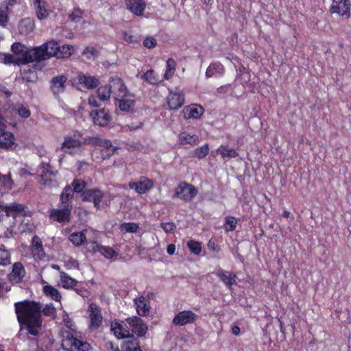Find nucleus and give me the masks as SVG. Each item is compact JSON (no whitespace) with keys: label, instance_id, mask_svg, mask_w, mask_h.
Masks as SVG:
<instances>
[{"label":"nucleus","instance_id":"nucleus-1","mask_svg":"<svg viewBox=\"0 0 351 351\" xmlns=\"http://www.w3.org/2000/svg\"><path fill=\"white\" fill-rule=\"evenodd\" d=\"M16 319L23 333L36 337L43 324L41 305L39 302L25 300L14 304Z\"/></svg>","mask_w":351,"mask_h":351},{"label":"nucleus","instance_id":"nucleus-2","mask_svg":"<svg viewBox=\"0 0 351 351\" xmlns=\"http://www.w3.org/2000/svg\"><path fill=\"white\" fill-rule=\"evenodd\" d=\"M83 142L82 134L78 131H73L64 136L60 149L65 153L74 154L81 148Z\"/></svg>","mask_w":351,"mask_h":351},{"label":"nucleus","instance_id":"nucleus-3","mask_svg":"<svg viewBox=\"0 0 351 351\" xmlns=\"http://www.w3.org/2000/svg\"><path fill=\"white\" fill-rule=\"evenodd\" d=\"M59 43L55 40H49L39 47H35L32 53L36 55V62L56 57L59 49Z\"/></svg>","mask_w":351,"mask_h":351},{"label":"nucleus","instance_id":"nucleus-4","mask_svg":"<svg viewBox=\"0 0 351 351\" xmlns=\"http://www.w3.org/2000/svg\"><path fill=\"white\" fill-rule=\"evenodd\" d=\"M16 144L15 143V137L14 134L6 130L3 117H0V147L5 149H14Z\"/></svg>","mask_w":351,"mask_h":351},{"label":"nucleus","instance_id":"nucleus-5","mask_svg":"<svg viewBox=\"0 0 351 351\" xmlns=\"http://www.w3.org/2000/svg\"><path fill=\"white\" fill-rule=\"evenodd\" d=\"M11 50L19 59L25 58V64L36 62V55L32 53V51L36 50L35 47L27 49L24 45L17 42L12 45Z\"/></svg>","mask_w":351,"mask_h":351},{"label":"nucleus","instance_id":"nucleus-6","mask_svg":"<svg viewBox=\"0 0 351 351\" xmlns=\"http://www.w3.org/2000/svg\"><path fill=\"white\" fill-rule=\"evenodd\" d=\"M90 346L88 343L76 338H70L63 341L58 351H88Z\"/></svg>","mask_w":351,"mask_h":351},{"label":"nucleus","instance_id":"nucleus-7","mask_svg":"<svg viewBox=\"0 0 351 351\" xmlns=\"http://www.w3.org/2000/svg\"><path fill=\"white\" fill-rule=\"evenodd\" d=\"M196 189L191 184L180 183L176 189L175 196L179 199L189 201L197 195Z\"/></svg>","mask_w":351,"mask_h":351},{"label":"nucleus","instance_id":"nucleus-8","mask_svg":"<svg viewBox=\"0 0 351 351\" xmlns=\"http://www.w3.org/2000/svg\"><path fill=\"white\" fill-rule=\"evenodd\" d=\"M197 315L191 311H182L174 316L172 323L175 326H182L193 324L197 319Z\"/></svg>","mask_w":351,"mask_h":351},{"label":"nucleus","instance_id":"nucleus-9","mask_svg":"<svg viewBox=\"0 0 351 351\" xmlns=\"http://www.w3.org/2000/svg\"><path fill=\"white\" fill-rule=\"evenodd\" d=\"M95 234V232L93 230H84L72 233L69 237V240L75 246H80L85 242L87 245L88 242L95 241L92 239V237Z\"/></svg>","mask_w":351,"mask_h":351},{"label":"nucleus","instance_id":"nucleus-10","mask_svg":"<svg viewBox=\"0 0 351 351\" xmlns=\"http://www.w3.org/2000/svg\"><path fill=\"white\" fill-rule=\"evenodd\" d=\"M72 205H62V208L52 209L50 212V217L60 223L68 222L71 217Z\"/></svg>","mask_w":351,"mask_h":351},{"label":"nucleus","instance_id":"nucleus-11","mask_svg":"<svg viewBox=\"0 0 351 351\" xmlns=\"http://www.w3.org/2000/svg\"><path fill=\"white\" fill-rule=\"evenodd\" d=\"M90 116L95 125L101 127L108 125L112 120V117L108 111L104 108L93 110L90 112Z\"/></svg>","mask_w":351,"mask_h":351},{"label":"nucleus","instance_id":"nucleus-12","mask_svg":"<svg viewBox=\"0 0 351 351\" xmlns=\"http://www.w3.org/2000/svg\"><path fill=\"white\" fill-rule=\"evenodd\" d=\"M350 5L349 0L333 1L330 11L332 13H337L342 17L348 19L350 16Z\"/></svg>","mask_w":351,"mask_h":351},{"label":"nucleus","instance_id":"nucleus-13","mask_svg":"<svg viewBox=\"0 0 351 351\" xmlns=\"http://www.w3.org/2000/svg\"><path fill=\"white\" fill-rule=\"evenodd\" d=\"M88 313L90 319V327L91 328H99L103 320L101 310L99 306L95 303H91L89 305Z\"/></svg>","mask_w":351,"mask_h":351},{"label":"nucleus","instance_id":"nucleus-14","mask_svg":"<svg viewBox=\"0 0 351 351\" xmlns=\"http://www.w3.org/2000/svg\"><path fill=\"white\" fill-rule=\"evenodd\" d=\"M87 249L90 252H99L105 258L111 259L115 257L118 254L110 247L103 246L97 243L96 241L88 242Z\"/></svg>","mask_w":351,"mask_h":351},{"label":"nucleus","instance_id":"nucleus-15","mask_svg":"<svg viewBox=\"0 0 351 351\" xmlns=\"http://www.w3.org/2000/svg\"><path fill=\"white\" fill-rule=\"evenodd\" d=\"M111 82L112 95L117 101L127 97V95H130V93L128 91L126 86L120 78H112Z\"/></svg>","mask_w":351,"mask_h":351},{"label":"nucleus","instance_id":"nucleus-16","mask_svg":"<svg viewBox=\"0 0 351 351\" xmlns=\"http://www.w3.org/2000/svg\"><path fill=\"white\" fill-rule=\"evenodd\" d=\"M167 102L170 110H178L184 104V95L181 91H169Z\"/></svg>","mask_w":351,"mask_h":351},{"label":"nucleus","instance_id":"nucleus-17","mask_svg":"<svg viewBox=\"0 0 351 351\" xmlns=\"http://www.w3.org/2000/svg\"><path fill=\"white\" fill-rule=\"evenodd\" d=\"M153 184L154 183L152 180L146 177H141L138 181L130 182L129 186L130 189H134L137 193L143 194L152 189Z\"/></svg>","mask_w":351,"mask_h":351},{"label":"nucleus","instance_id":"nucleus-18","mask_svg":"<svg viewBox=\"0 0 351 351\" xmlns=\"http://www.w3.org/2000/svg\"><path fill=\"white\" fill-rule=\"evenodd\" d=\"M16 3V0H6L0 5V27L3 28L7 27L8 15Z\"/></svg>","mask_w":351,"mask_h":351},{"label":"nucleus","instance_id":"nucleus-19","mask_svg":"<svg viewBox=\"0 0 351 351\" xmlns=\"http://www.w3.org/2000/svg\"><path fill=\"white\" fill-rule=\"evenodd\" d=\"M127 322L132 332L137 336L142 337L146 333L147 328L141 318L136 316L130 317Z\"/></svg>","mask_w":351,"mask_h":351},{"label":"nucleus","instance_id":"nucleus-20","mask_svg":"<svg viewBox=\"0 0 351 351\" xmlns=\"http://www.w3.org/2000/svg\"><path fill=\"white\" fill-rule=\"evenodd\" d=\"M111 330L118 339H125L130 336V331L123 321L114 320L111 323Z\"/></svg>","mask_w":351,"mask_h":351},{"label":"nucleus","instance_id":"nucleus-21","mask_svg":"<svg viewBox=\"0 0 351 351\" xmlns=\"http://www.w3.org/2000/svg\"><path fill=\"white\" fill-rule=\"evenodd\" d=\"M137 313L140 316H147L149 313V298L147 296H140L134 300Z\"/></svg>","mask_w":351,"mask_h":351},{"label":"nucleus","instance_id":"nucleus-22","mask_svg":"<svg viewBox=\"0 0 351 351\" xmlns=\"http://www.w3.org/2000/svg\"><path fill=\"white\" fill-rule=\"evenodd\" d=\"M32 4L40 20L46 19L51 12L45 0H32Z\"/></svg>","mask_w":351,"mask_h":351},{"label":"nucleus","instance_id":"nucleus-23","mask_svg":"<svg viewBox=\"0 0 351 351\" xmlns=\"http://www.w3.org/2000/svg\"><path fill=\"white\" fill-rule=\"evenodd\" d=\"M82 197L84 201L93 202L95 207L99 208L103 193L97 189H88L83 192Z\"/></svg>","mask_w":351,"mask_h":351},{"label":"nucleus","instance_id":"nucleus-24","mask_svg":"<svg viewBox=\"0 0 351 351\" xmlns=\"http://www.w3.org/2000/svg\"><path fill=\"white\" fill-rule=\"evenodd\" d=\"M204 108L198 104H193L186 106L183 109L184 117L185 119H199L204 113Z\"/></svg>","mask_w":351,"mask_h":351},{"label":"nucleus","instance_id":"nucleus-25","mask_svg":"<svg viewBox=\"0 0 351 351\" xmlns=\"http://www.w3.org/2000/svg\"><path fill=\"white\" fill-rule=\"evenodd\" d=\"M125 4L128 10L136 16H142L146 7L143 0H125Z\"/></svg>","mask_w":351,"mask_h":351},{"label":"nucleus","instance_id":"nucleus-26","mask_svg":"<svg viewBox=\"0 0 351 351\" xmlns=\"http://www.w3.org/2000/svg\"><path fill=\"white\" fill-rule=\"evenodd\" d=\"M25 275V270L23 265L19 263H15L12 266V270L9 274V279L12 283L20 282Z\"/></svg>","mask_w":351,"mask_h":351},{"label":"nucleus","instance_id":"nucleus-27","mask_svg":"<svg viewBox=\"0 0 351 351\" xmlns=\"http://www.w3.org/2000/svg\"><path fill=\"white\" fill-rule=\"evenodd\" d=\"M32 253L36 260H42L45 256V253L40 238L34 236L32 239Z\"/></svg>","mask_w":351,"mask_h":351},{"label":"nucleus","instance_id":"nucleus-28","mask_svg":"<svg viewBox=\"0 0 351 351\" xmlns=\"http://www.w3.org/2000/svg\"><path fill=\"white\" fill-rule=\"evenodd\" d=\"M66 80L67 77L63 75L52 78L51 88L54 94L58 95L64 92Z\"/></svg>","mask_w":351,"mask_h":351},{"label":"nucleus","instance_id":"nucleus-29","mask_svg":"<svg viewBox=\"0 0 351 351\" xmlns=\"http://www.w3.org/2000/svg\"><path fill=\"white\" fill-rule=\"evenodd\" d=\"M95 143L102 147L101 153L103 158L109 157L115 152L116 147L112 146L111 142L108 140L97 138Z\"/></svg>","mask_w":351,"mask_h":351},{"label":"nucleus","instance_id":"nucleus-30","mask_svg":"<svg viewBox=\"0 0 351 351\" xmlns=\"http://www.w3.org/2000/svg\"><path fill=\"white\" fill-rule=\"evenodd\" d=\"M26 215L25 206L22 204L13 203L7 206V216L12 217L16 219L17 217Z\"/></svg>","mask_w":351,"mask_h":351},{"label":"nucleus","instance_id":"nucleus-31","mask_svg":"<svg viewBox=\"0 0 351 351\" xmlns=\"http://www.w3.org/2000/svg\"><path fill=\"white\" fill-rule=\"evenodd\" d=\"M77 80L80 84L88 89L95 88L99 85V80L97 78L94 76L86 75L83 73H80L77 75Z\"/></svg>","mask_w":351,"mask_h":351},{"label":"nucleus","instance_id":"nucleus-32","mask_svg":"<svg viewBox=\"0 0 351 351\" xmlns=\"http://www.w3.org/2000/svg\"><path fill=\"white\" fill-rule=\"evenodd\" d=\"M178 143L180 145H195L199 143V137L196 134H191L187 132H182L178 135Z\"/></svg>","mask_w":351,"mask_h":351},{"label":"nucleus","instance_id":"nucleus-33","mask_svg":"<svg viewBox=\"0 0 351 351\" xmlns=\"http://www.w3.org/2000/svg\"><path fill=\"white\" fill-rule=\"evenodd\" d=\"M138 77H140L144 82L155 85L161 82L160 75L157 74L154 70L149 69L142 75H137Z\"/></svg>","mask_w":351,"mask_h":351},{"label":"nucleus","instance_id":"nucleus-34","mask_svg":"<svg viewBox=\"0 0 351 351\" xmlns=\"http://www.w3.org/2000/svg\"><path fill=\"white\" fill-rule=\"evenodd\" d=\"M119 102V107L121 111L125 112H131L132 111L134 104L135 100L134 99V95L130 94L127 95V97L120 99L117 101Z\"/></svg>","mask_w":351,"mask_h":351},{"label":"nucleus","instance_id":"nucleus-35","mask_svg":"<svg viewBox=\"0 0 351 351\" xmlns=\"http://www.w3.org/2000/svg\"><path fill=\"white\" fill-rule=\"evenodd\" d=\"M60 285L66 289H73L78 284V281L71 278L66 273L60 271Z\"/></svg>","mask_w":351,"mask_h":351},{"label":"nucleus","instance_id":"nucleus-36","mask_svg":"<svg viewBox=\"0 0 351 351\" xmlns=\"http://www.w3.org/2000/svg\"><path fill=\"white\" fill-rule=\"evenodd\" d=\"M34 23L29 18L22 19L19 25V31L21 34L27 35L33 31Z\"/></svg>","mask_w":351,"mask_h":351},{"label":"nucleus","instance_id":"nucleus-37","mask_svg":"<svg viewBox=\"0 0 351 351\" xmlns=\"http://www.w3.org/2000/svg\"><path fill=\"white\" fill-rule=\"evenodd\" d=\"M237 276L236 274L232 271H228L221 269V280L223 281L230 289L232 286L237 285Z\"/></svg>","mask_w":351,"mask_h":351},{"label":"nucleus","instance_id":"nucleus-38","mask_svg":"<svg viewBox=\"0 0 351 351\" xmlns=\"http://www.w3.org/2000/svg\"><path fill=\"white\" fill-rule=\"evenodd\" d=\"M45 296L56 302H60L62 296L60 291L51 285H45L43 289Z\"/></svg>","mask_w":351,"mask_h":351},{"label":"nucleus","instance_id":"nucleus-39","mask_svg":"<svg viewBox=\"0 0 351 351\" xmlns=\"http://www.w3.org/2000/svg\"><path fill=\"white\" fill-rule=\"evenodd\" d=\"M75 51L74 46L71 45H59V49L56 53L57 58H67L70 57Z\"/></svg>","mask_w":351,"mask_h":351},{"label":"nucleus","instance_id":"nucleus-40","mask_svg":"<svg viewBox=\"0 0 351 351\" xmlns=\"http://www.w3.org/2000/svg\"><path fill=\"white\" fill-rule=\"evenodd\" d=\"M2 61L4 64H14L17 65L25 64L26 59H19L18 56L10 53H3L2 55Z\"/></svg>","mask_w":351,"mask_h":351},{"label":"nucleus","instance_id":"nucleus-41","mask_svg":"<svg viewBox=\"0 0 351 351\" xmlns=\"http://www.w3.org/2000/svg\"><path fill=\"white\" fill-rule=\"evenodd\" d=\"M12 180L9 176H0V195L9 191L12 187Z\"/></svg>","mask_w":351,"mask_h":351},{"label":"nucleus","instance_id":"nucleus-42","mask_svg":"<svg viewBox=\"0 0 351 351\" xmlns=\"http://www.w3.org/2000/svg\"><path fill=\"white\" fill-rule=\"evenodd\" d=\"M74 191L70 186L64 187L61 194V202L62 205L69 204L72 205L71 199L73 196Z\"/></svg>","mask_w":351,"mask_h":351},{"label":"nucleus","instance_id":"nucleus-43","mask_svg":"<svg viewBox=\"0 0 351 351\" xmlns=\"http://www.w3.org/2000/svg\"><path fill=\"white\" fill-rule=\"evenodd\" d=\"M121 351H141L138 341L132 339L124 341L121 346Z\"/></svg>","mask_w":351,"mask_h":351},{"label":"nucleus","instance_id":"nucleus-44","mask_svg":"<svg viewBox=\"0 0 351 351\" xmlns=\"http://www.w3.org/2000/svg\"><path fill=\"white\" fill-rule=\"evenodd\" d=\"M176 62L173 58H169L166 62V69L164 73V78L165 80L171 79L175 73L176 71Z\"/></svg>","mask_w":351,"mask_h":351},{"label":"nucleus","instance_id":"nucleus-45","mask_svg":"<svg viewBox=\"0 0 351 351\" xmlns=\"http://www.w3.org/2000/svg\"><path fill=\"white\" fill-rule=\"evenodd\" d=\"M38 172L45 184H46L48 180V175L51 176L53 174L50 169V166L47 163H42L39 167Z\"/></svg>","mask_w":351,"mask_h":351},{"label":"nucleus","instance_id":"nucleus-46","mask_svg":"<svg viewBox=\"0 0 351 351\" xmlns=\"http://www.w3.org/2000/svg\"><path fill=\"white\" fill-rule=\"evenodd\" d=\"M238 223V219L228 215L225 217L223 227L226 232L234 231Z\"/></svg>","mask_w":351,"mask_h":351},{"label":"nucleus","instance_id":"nucleus-47","mask_svg":"<svg viewBox=\"0 0 351 351\" xmlns=\"http://www.w3.org/2000/svg\"><path fill=\"white\" fill-rule=\"evenodd\" d=\"M112 89L107 86H101L97 90V95L100 101H107L110 97V95L112 94Z\"/></svg>","mask_w":351,"mask_h":351},{"label":"nucleus","instance_id":"nucleus-48","mask_svg":"<svg viewBox=\"0 0 351 351\" xmlns=\"http://www.w3.org/2000/svg\"><path fill=\"white\" fill-rule=\"evenodd\" d=\"M13 111L17 114L20 117L23 119L28 118L30 114V110L27 106H25L23 104H19L14 106L13 108Z\"/></svg>","mask_w":351,"mask_h":351},{"label":"nucleus","instance_id":"nucleus-49","mask_svg":"<svg viewBox=\"0 0 351 351\" xmlns=\"http://www.w3.org/2000/svg\"><path fill=\"white\" fill-rule=\"evenodd\" d=\"M138 228L139 226L138 223L130 222L121 223L119 229L123 233H134L138 230Z\"/></svg>","mask_w":351,"mask_h":351},{"label":"nucleus","instance_id":"nucleus-50","mask_svg":"<svg viewBox=\"0 0 351 351\" xmlns=\"http://www.w3.org/2000/svg\"><path fill=\"white\" fill-rule=\"evenodd\" d=\"M187 246L191 252L195 255H199L202 252V245L198 241L189 240L187 242Z\"/></svg>","mask_w":351,"mask_h":351},{"label":"nucleus","instance_id":"nucleus-51","mask_svg":"<svg viewBox=\"0 0 351 351\" xmlns=\"http://www.w3.org/2000/svg\"><path fill=\"white\" fill-rule=\"evenodd\" d=\"M219 71V64L217 62L212 63L208 67L206 76V77H217Z\"/></svg>","mask_w":351,"mask_h":351},{"label":"nucleus","instance_id":"nucleus-52","mask_svg":"<svg viewBox=\"0 0 351 351\" xmlns=\"http://www.w3.org/2000/svg\"><path fill=\"white\" fill-rule=\"evenodd\" d=\"M10 263V254L8 250L0 247V265H8Z\"/></svg>","mask_w":351,"mask_h":351},{"label":"nucleus","instance_id":"nucleus-53","mask_svg":"<svg viewBox=\"0 0 351 351\" xmlns=\"http://www.w3.org/2000/svg\"><path fill=\"white\" fill-rule=\"evenodd\" d=\"M221 156L223 158H236L239 156L238 152L234 149H228L221 145Z\"/></svg>","mask_w":351,"mask_h":351},{"label":"nucleus","instance_id":"nucleus-54","mask_svg":"<svg viewBox=\"0 0 351 351\" xmlns=\"http://www.w3.org/2000/svg\"><path fill=\"white\" fill-rule=\"evenodd\" d=\"M83 55L88 60H94L98 55L97 50L93 47H87L83 51Z\"/></svg>","mask_w":351,"mask_h":351},{"label":"nucleus","instance_id":"nucleus-55","mask_svg":"<svg viewBox=\"0 0 351 351\" xmlns=\"http://www.w3.org/2000/svg\"><path fill=\"white\" fill-rule=\"evenodd\" d=\"M208 145H204L202 147H197L193 152V156L197 157V158H202L206 156V155L208 152Z\"/></svg>","mask_w":351,"mask_h":351},{"label":"nucleus","instance_id":"nucleus-56","mask_svg":"<svg viewBox=\"0 0 351 351\" xmlns=\"http://www.w3.org/2000/svg\"><path fill=\"white\" fill-rule=\"evenodd\" d=\"M85 182L84 180L80 179H75L72 182L73 191L75 193H81L85 188Z\"/></svg>","mask_w":351,"mask_h":351},{"label":"nucleus","instance_id":"nucleus-57","mask_svg":"<svg viewBox=\"0 0 351 351\" xmlns=\"http://www.w3.org/2000/svg\"><path fill=\"white\" fill-rule=\"evenodd\" d=\"M64 267L67 269H77L79 263L77 260L71 257H67L64 259Z\"/></svg>","mask_w":351,"mask_h":351},{"label":"nucleus","instance_id":"nucleus-58","mask_svg":"<svg viewBox=\"0 0 351 351\" xmlns=\"http://www.w3.org/2000/svg\"><path fill=\"white\" fill-rule=\"evenodd\" d=\"M19 229L22 232L32 231L33 229V224L31 223L29 219H24L19 225Z\"/></svg>","mask_w":351,"mask_h":351},{"label":"nucleus","instance_id":"nucleus-59","mask_svg":"<svg viewBox=\"0 0 351 351\" xmlns=\"http://www.w3.org/2000/svg\"><path fill=\"white\" fill-rule=\"evenodd\" d=\"M98 95H91L88 97V105L91 107H99L101 106Z\"/></svg>","mask_w":351,"mask_h":351},{"label":"nucleus","instance_id":"nucleus-60","mask_svg":"<svg viewBox=\"0 0 351 351\" xmlns=\"http://www.w3.org/2000/svg\"><path fill=\"white\" fill-rule=\"evenodd\" d=\"M82 13L83 12L82 10H80V8H75L69 15V18L71 19V20L73 21H77L82 18Z\"/></svg>","mask_w":351,"mask_h":351},{"label":"nucleus","instance_id":"nucleus-61","mask_svg":"<svg viewBox=\"0 0 351 351\" xmlns=\"http://www.w3.org/2000/svg\"><path fill=\"white\" fill-rule=\"evenodd\" d=\"M43 312L45 315L48 316H54L56 313V308L52 304H49L43 308Z\"/></svg>","mask_w":351,"mask_h":351},{"label":"nucleus","instance_id":"nucleus-62","mask_svg":"<svg viewBox=\"0 0 351 351\" xmlns=\"http://www.w3.org/2000/svg\"><path fill=\"white\" fill-rule=\"evenodd\" d=\"M160 226L166 233L171 232L176 228V225L171 222L162 223Z\"/></svg>","mask_w":351,"mask_h":351},{"label":"nucleus","instance_id":"nucleus-63","mask_svg":"<svg viewBox=\"0 0 351 351\" xmlns=\"http://www.w3.org/2000/svg\"><path fill=\"white\" fill-rule=\"evenodd\" d=\"M145 47L151 49L156 45V40L152 37L146 38L143 41Z\"/></svg>","mask_w":351,"mask_h":351},{"label":"nucleus","instance_id":"nucleus-64","mask_svg":"<svg viewBox=\"0 0 351 351\" xmlns=\"http://www.w3.org/2000/svg\"><path fill=\"white\" fill-rule=\"evenodd\" d=\"M10 288L6 285L4 280L0 279V297H2L5 293L8 292Z\"/></svg>","mask_w":351,"mask_h":351}]
</instances>
